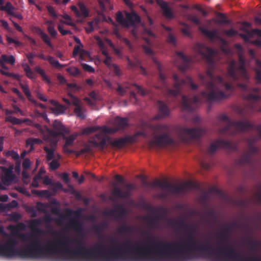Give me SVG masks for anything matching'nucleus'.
<instances>
[{
	"label": "nucleus",
	"instance_id": "f257e3e1",
	"mask_svg": "<svg viewBox=\"0 0 261 261\" xmlns=\"http://www.w3.org/2000/svg\"><path fill=\"white\" fill-rule=\"evenodd\" d=\"M151 244H144L145 261H187L196 258L199 253H204L212 261H261L259 258L242 257L230 246L214 249L208 242H196L191 234L182 242Z\"/></svg>",
	"mask_w": 261,
	"mask_h": 261
},
{
	"label": "nucleus",
	"instance_id": "f03ea898",
	"mask_svg": "<svg viewBox=\"0 0 261 261\" xmlns=\"http://www.w3.org/2000/svg\"><path fill=\"white\" fill-rule=\"evenodd\" d=\"M58 253L64 260L75 261L82 258L85 261H145L144 244H133L129 242L112 246L107 248L102 244L90 249L81 240H69L64 237L56 243Z\"/></svg>",
	"mask_w": 261,
	"mask_h": 261
},
{
	"label": "nucleus",
	"instance_id": "7ed1b4c3",
	"mask_svg": "<svg viewBox=\"0 0 261 261\" xmlns=\"http://www.w3.org/2000/svg\"><path fill=\"white\" fill-rule=\"evenodd\" d=\"M194 48L210 66L206 71V76L201 74L198 75L199 80L208 93L202 91L200 96H194L191 99L186 95H182L181 103L183 109L189 111L193 110V104L200 102L203 99L208 102L218 101L228 98L234 90L233 84L226 82L221 76H214L212 68L214 66V50L201 43H196Z\"/></svg>",
	"mask_w": 261,
	"mask_h": 261
},
{
	"label": "nucleus",
	"instance_id": "20e7f679",
	"mask_svg": "<svg viewBox=\"0 0 261 261\" xmlns=\"http://www.w3.org/2000/svg\"><path fill=\"white\" fill-rule=\"evenodd\" d=\"M41 224L40 219H33L30 221L29 226L34 233L29 238L25 234H20L22 240L31 241V243L24 248H16L18 242L14 238H9L5 243L0 244V256L9 258L15 257L21 258H40L47 257L50 254L58 253V248L55 242L48 241L46 245L43 246L36 239L37 237L43 233L42 230L37 228Z\"/></svg>",
	"mask_w": 261,
	"mask_h": 261
},
{
	"label": "nucleus",
	"instance_id": "39448f33",
	"mask_svg": "<svg viewBox=\"0 0 261 261\" xmlns=\"http://www.w3.org/2000/svg\"><path fill=\"white\" fill-rule=\"evenodd\" d=\"M220 122H223L225 126L219 129L222 135H234L238 133L244 132L246 130H256L261 137V124L254 125L248 120L234 121L231 120L226 115H220L218 117Z\"/></svg>",
	"mask_w": 261,
	"mask_h": 261
},
{
	"label": "nucleus",
	"instance_id": "423d86ee",
	"mask_svg": "<svg viewBox=\"0 0 261 261\" xmlns=\"http://www.w3.org/2000/svg\"><path fill=\"white\" fill-rule=\"evenodd\" d=\"M153 61L159 71L160 81L162 84L163 87L166 89V93L168 96L173 97L177 96L180 93L182 87L186 85L189 86L192 90H195L198 89V85L193 82V80L190 77L187 76L185 80L180 79L175 74L173 75L174 81L173 87L174 89H171L168 88L167 84L166 83V77L162 72L161 64L155 59H154Z\"/></svg>",
	"mask_w": 261,
	"mask_h": 261
},
{
	"label": "nucleus",
	"instance_id": "0eeeda50",
	"mask_svg": "<svg viewBox=\"0 0 261 261\" xmlns=\"http://www.w3.org/2000/svg\"><path fill=\"white\" fill-rule=\"evenodd\" d=\"M152 129L160 135H154L148 142V145L150 149L154 147L164 148L175 145V141L170 136V128L168 125L157 124L153 125Z\"/></svg>",
	"mask_w": 261,
	"mask_h": 261
},
{
	"label": "nucleus",
	"instance_id": "6e6552de",
	"mask_svg": "<svg viewBox=\"0 0 261 261\" xmlns=\"http://www.w3.org/2000/svg\"><path fill=\"white\" fill-rule=\"evenodd\" d=\"M238 58L240 63L239 66H237L235 60H232L230 61L227 69V75L234 81H238L240 79L247 81L249 79V75L245 67V58L242 53L239 54Z\"/></svg>",
	"mask_w": 261,
	"mask_h": 261
},
{
	"label": "nucleus",
	"instance_id": "1a4fd4ad",
	"mask_svg": "<svg viewBox=\"0 0 261 261\" xmlns=\"http://www.w3.org/2000/svg\"><path fill=\"white\" fill-rule=\"evenodd\" d=\"M151 187H160L163 190H167L168 193L173 194H182L188 190L197 188V185L193 181H188L184 184L179 185L169 183L167 181H161L159 179L155 180L150 182Z\"/></svg>",
	"mask_w": 261,
	"mask_h": 261
},
{
	"label": "nucleus",
	"instance_id": "9d476101",
	"mask_svg": "<svg viewBox=\"0 0 261 261\" xmlns=\"http://www.w3.org/2000/svg\"><path fill=\"white\" fill-rule=\"evenodd\" d=\"M74 214L75 217L70 219L69 223L67 225V227L74 230L77 234H82L84 232L83 223L77 218L81 215L80 211H72L70 209H67L66 215H61L60 218L56 221L58 224L62 223V220L65 219L67 217H70L72 214Z\"/></svg>",
	"mask_w": 261,
	"mask_h": 261
},
{
	"label": "nucleus",
	"instance_id": "9b49d317",
	"mask_svg": "<svg viewBox=\"0 0 261 261\" xmlns=\"http://www.w3.org/2000/svg\"><path fill=\"white\" fill-rule=\"evenodd\" d=\"M219 147H222L233 151L238 150L237 143L223 139H217L210 144L206 149V153L209 155H213Z\"/></svg>",
	"mask_w": 261,
	"mask_h": 261
},
{
	"label": "nucleus",
	"instance_id": "f8f14e48",
	"mask_svg": "<svg viewBox=\"0 0 261 261\" xmlns=\"http://www.w3.org/2000/svg\"><path fill=\"white\" fill-rule=\"evenodd\" d=\"M206 130L202 127L188 128L182 127L179 130V135L181 139L186 141L188 139H198L205 134Z\"/></svg>",
	"mask_w": 261,
	"mask_h": 261
},
{
	"label": "nucleus",
	"instance_id": "ddd939ff",
	"mask_svg": "<svg viewBox=\"0 0 261 261\" xmlns=\"http://www.w3.org/2000/svg\"><path fill=\"white\" fill-rule=\"evenodd\" d=\"M238 87L243 91L248 92L245 96L246 100L256 102L261 99V96L259 95L260 88L257 87L250 88L247 85L244 84H239Z\"/></svg>",
	"mask_w": 261,
	"mask_h": 261
},
{
	"label": "nucleus",
	"instance_id": "4468645a",
	"mask_svg": "<svg viewBox=\"0 0 261 261\" xmlns=\"http://www.w3.org/2000/svg\"><path fill=\"white\" fill-rule=\"evenodd\" d=\"M126 190L122 191L120 188L115 187L112 190V195L116 198H127L131 196V191L136 189V186L133 184L124 185Z\"/></svg>",
	"mask_w": 261,
	"mask_h": 261
},
{
	"label": "nucleus",
	"instance_id": "2eb2a0df",
	"mask_svg": "<svg viewBox=\"0 0 261 261\" xmlns=\"http://www.w3.org/2000/svg\"><path fill=\"white\" fill-rule=\"evenodd\" d=\"M128 125L127 118L116 117L114 121L115 128L105 126L102 128V131L107 133H114L119 130L125 129Z\"/></svg>",
	"mask_w": 261,
	"mask_h": 261
},
{
	"label": "nucleus",
	"instance_id": "dca6fc26",
	"mask_svg": "<svg viewBox=\"0 0 261 261\" xmlns=\"http://www.w3.org/2000/svg\"><path fill=\"white\" fill-rule=\"evenodd\" d=\"M249 151L244 153L237 161L240 165L245 164L251 165L252 163V154L258 152V149L254 146L251 142H249L248 146Z\"/></svg>",
	"mask_w": 261,
	"mask_h": 261
},
{
	"label": "nucleus",
	"instance_id": "f3484780",
	"mask_svg": "<svg viewBox=\"0 0 261 261\" xmlns=\"http://www.w3.org/2000/svg\"><path fill=\"white\" fill-rule=\"evenodd\" d=\"M127 214V210L122 205H117L116 208H113L105 213V215L114 217L116 219H121Z\"/></svg>",
	"mask_w": 261,
	"mask_h": 261
},
{
	"label": "nucleus",
	"instance_id": "a211bd4d",
	"mask_svg": "<svg viewBox=\"0 0 261 261\" xmlns=\"http://www.w3.org/2000/svg\"><path fill=\"white\" fill-rule=\"evenodd\" d=\"M2 170L4 173V175L1 177L2 181L5 185H9L14 179L15 176L13 172V167L9 168L5 167H1Z\"/></svg>",
	"mask_w": 261,
	"mask_h": 261
},
{
	"label": "nucleus",
	"instance_id": "6ab92c4d",
	"mask_svg": "<svg viewBox=\"0 0 261 261\" xmlns=\"http://www.w3.org/2000/svg\"><path fill=\"white\" fill-rule=\"evenodd\" d=\"M143 207L151 212L152 213L158 212L160 213L159 215H156L155 216H153V217L159 222L160 220H161L164 216L167 215L168 212L163 207H160L159 208H155V207L152 206L149 204L144 203L143 205Z\"/></svg>",
	"mask_w": 261,
	"mask_h": 261
},
{
	"label": "nucleus",
	"instance_id": "aec40b11",
	"mask_svg": "<svg viewBox=\"0 0 261 261\" xmlns=\"http://www.w3.org/2000/svg\"><path fill=\"white\" fill-rule=\"evenodd\" d=\"M89 142L94 146L103 149L106 146L107 140L103 134L99 133L91 138Z\"/></svg>",
	"mask_w": 261,
	"mask_h": 261
},
{
	"label": "nucleus",
	"instance_id": "412c9836",
	"mask_svg": "<svg viewBox=\"0 0 261 261\" xmlns=\"http://www.w3.org/2000/svg\"><path fill=\"white\" fill-rule=\"evenodd\" d=\"M157 105L158 107L159 113L154 117L155 119L163 118L169 115L170 110L164 101L158 100Z\"/></svg>",
	"mask_w": 261,
	"mask_h": 261
},
{
	"label": "nucleus",
	"instance_id": "4be33fe9",
	"mask_svg": "<svg viewBox=\"0 0 261 261\" xmlns=\"http://www.w3.org/2000/svg\"><path fill=\"white\" fill-rule=\"evenodd\" d=\"M140 17L135 12H126V24L125 27L128 28L129 27L135 26L137 24H139L141 22Z\"/></svg>",
	"mask_w": 261,
	"mask_h": 261
},
{
	"label": "nucleus",
	"instance_id": "5701e85b",
	"mask_svg": "<svg viewBox=\"0 0 261 261\" xmlns=\"http://www.w3.org/2000/svg\"><path fill=\"white\" fill-rule=\"evenodd\" d=\"M131 86L136 87L139 93L141 94L142 95L145 94L146 92L143 89H142L141 87L136 84H132L130 85L127 84L124 85L123 87L121 86L120 84H118V88L116 89V91L118 92L120 95L123 96L126 92L125 89H129L130 88Z\"/></svg>",
	"mask_w": 261,
	"mask_h": 261
},
{
	"label": "nucleus",
	"instance_id": "b1692460",
	"mask_svg": "<svg viewBox=\"0 0 261 261\" xmlns=\"http://www.w3.org/2000/svg\"><path fill=\"white\" fill-rule=\"evenodd\" d=\"M134 138L135 137H122L110 141V144L114 147L120 148L127 143L134 142Z\"/></svg>",
	"mask_w": 261,
	"mask_h": 261
},
{
	"label": "nucleus",
	"instance_id": "393cba45",
	"mask_svg": "<svg viewBox=\"0 0 261 261\" xmlns=\"http://www.w3.org/2000/svg\"><path fill=\"white\" fill-rule=\"evenodd\" d=\"M144 219L147 222L148 228L150 230H158L161 227L160 223L153 217V216H148L145 217Z\"/></svg>",
	"mask_w": 261,
	"mask_h": 261
},
{
	"label": "nucleus",
	"instance_id": "a878e982",
	"mask_svg": "<svg viewBox=\"0 0 261 261\" xmlns=\"http://www.w3.org/2000/svg\"><path fill=\"white\" fill-rule=\"evenodd\" d=\"M176 54L182 60V64L179 67V69L182 72H185L189 68L191 59L180 51L177 52Z\"/></svg>",
	"mask_w": 261,
	"mask_h": 261
},
{
	"label": "nucleus",
	"instance_id": "bb28decb",
	"mask_svg": "<svg viewBox=\"0 0 261 261\" xmlns=\"http://www.w3.org/2000/svg\"><path fill=\"white\" fill-rule=\"evenodd\" d=\"M167 222L169 226L175 229H177L178 227L186 229L188 226V224L184 220L178 221L176 219H169Z\"/></svg>",
	"mask_w": 261,
	"mask_h": 261
},
{
	"label": "nucleus",
	"instance_id": "cd10ccee",
	"mask_svg": "<svg viewBox=\"0 0 261 261\" xmlns=\"http://www.w3.org/2000/svg\"><path fill=\"white\" fill-rule=\"evenodd\" d=\"M231 232V229L230 227L228 226H225L219 233V238L221 240V242L222 243H225L229 239L230 234Z\"/></svg>",
	"mask_w": 261,
	"mask_h": 261
},
{
	"label": "nucleus",
	"instance_id": "c85d7f7f",
	"mask_svg": "<svg viewBox=\"0 0 261 261\" xmlns=\"http://www.w3.org/2000/svg\"><path fill=\"white\" fill-rule=\"evenodd\" d=\"M50 147H48V146L44 147V150L46 153V159L47 161H50L53 160L55 158L54 152L57 145V142H51Z\"/></svg>",
	"mask_w": 261,
	"mask_h": 261
},
{
	"label": "nucleus",
	"instance_id": "c756f323",
	"mask_svg": "<svg viewBox=\"0 0 261 261\" xmlns=\"http://www.w3.org/2000/svg\"><path fill=\"white\" fill-rule=\"evenodd\" d=\"M255 72L254 79L256 84H261V61L257 60L255 62V67L254 68Z\"/></svg>",
	"mask_w": 261,
	"mask_h": 261
},
{
	"label": "nucleus",
	"instance_id": "7c9ffc66",
	"mask_svg": "<svg viewBox=\"0 0 261 261\" xmlns=\"http://www.w3.org/2000/svg\"><path fill=\"white\" fill-rule=\"evenodd\" d=\"M198 29L204 35L211 40L219 38L216 31L208 30L201 26H199Z\"/></svg>",
	"mask_w": 261,
	"mask_h": 261
},
{
	"label": "nucleus",
	"instance_id": "2f4dec72",
	"mask_svg": "<svg viewBox=\"0 0 261 261\" xmlns=\"http://www.w3.org/2000/svg\"><path fill=\"white\" fill-rule=\"evenodd\" d=\"M160 7L163 10V15L168 18L171 19L173 18V14L171 9L169 7L167 4L163 2L162 4H160Z\"/></svg>",
	"mask_w": 261,
	"mask_h": 261
},
{
	"label": "nucleus",
	"instance_id": "473e14b6",
	"mask_svg": "<svg viewBox=\"0 0 261 261\" xmlns=\"http://www.w3.org/2000/svg\"><path fill=\"white\" fill-rule=\"evenodd\" d=\"M35 71L40 75L42 78V80L45 81L48 85L50 86L54 85L53 83L51 81L48 76L46 74L45 71L42 69H41L40 66H36L35 67Z\"/></svg>",
	"mask_w": 261,
	"mask_h": 261
},
{
	"label": "nucleus",
	"instance_id": "72a5a7b5",
	"mask_svg": "<svg viewBox=\"0 0 261 261\" xmlns=\"http://www.w3.org/2000/svg\"><path fill=\"white\" fill-rule=\"evenodd\" d=\"M134 227L124 224L117 228V232L120 234H125L132 233L134 231Z\"/></svg>",
	"mask_w": 261,
	"mask_h": 261
},
{
	"label": "nucleus",
	"instance_id": "f704fd0d",
	"mask_svg": "<svg viewBox=\"0 0 261 261\" xmlns=\"http://www.w3.org/2000/svg\"><path fill=\"white\" fill-rule=\"evenodd\" d=\"M53 126L55 130H58L63 134H69V130L59 120H56L54 121Z\"/></svg>",
	"mask_w": 261,
	"mask_h": 261
},
{
	"label": "nucleus",
	"instance_id": "c9c22d12",
	"mask_svg": "<svg viewBox=\"0 0 261 261\" xmlns=\"http://www.w3.org/2000/svg\"><path fill=\"white\" fill-rule=\"evenodd\" d=\"M78 7L80 10L81 17L84 18L88 17L89 15V10L83 2H79L77 4Z\"/></svg>",
	"mask_w": 261,
	"mask_h": 261
},
{
	"label": "nucleus",
	"instance_id": "e433bc0d",
	"mask_svg": "<svg viewBox=\"0 0 261 261\" xmlns=\"http://www.w3.org/2000/svg\"><path fill=\"white\" fill-rule=\"evenodd\" d=\"M14 7L10 2H7L5 6H2L0 7V10L6 11L10 15L14 14Z\"/></svg>",
	"mask_w": 261,
	"mask_h": 261
},
{
	"label": "nucleus",
	"instance_id": "4c0bfd02",
	"mask_svg": "<svg viewBox=\"0 0 261 261\" xmlns=\"http://www.w3.org/2000/svg\"><path fill=\"white\" fill-rule=\"evenodd\" d=\"M45 134H47L48 136L53 139H56L59 137H62L63 134L57 130H53L47 126V129L45 130Z\"/></svg>",
	"mask_w": 261,
	"mask_h": 261
},
{
	"label": "nucleus",
	"instance_id": "58836bf2",
	"mask_svg": "<svg viewBox=\"0 0 261 261\" xmlns=\"http://www.w3.org/2000/svg\"><path fill=\"white\" fill-rule=\"evenodd\" d=\"M68 134H63L62 138L65 140V143L64 145L65 146H72L74 143V141L75 140L76 136L74 135H71L69 137H66V135Z\"/></svg>",
	"mask_w": 261,
	"mask_h": 261
},
{
	"label": "nucleus",
	"instance_id": "ea45409f",
	"mask_svg": "<svg viewBox=\"0 0 261 261\" xmlns=\"http://www.w3.org/2000/svg\"><path fill=\"white\" fill-rule=\"evenodd\" d=\"M29 120V119L27 118L22 120L11 116H9L6 117V121L10 122L12 123L13 124H20L22 123L27 122V121Z\"/></svg>",
	"mask_w": 261,
	"mask_h": 261
},
{
	"label": "nucleus",
	"instance_id": "a19ab883",
	"mask_svg": "<svg viewBox=\"0 0 261 261\" xmlns=\"http://www.w3.org/2000/svg\"><path fill=\"white\" fill-rule=\"evenodd\" d=\"M32 193L37 195L40 197L48 198L50 196V193L48 190H32Z\"/></svg>",
	"mask_w": 261,
	"mask_h": 261
},
{
	"label": "nucleus",
	"instance_id": "79ce46f5",
	"mask_svg": "<svg viewBox=\"0 0 261 261\" xmlns=\"http://www.w3.org/2000/svg\"><path fill=\"white\" fill-rule=\"evenodd\" d=\"M22 67H23V69L25 71L26 75L28 77H29L30 79H35L34 75V73L33 72L29 65L28 64H22Z\"/></svg>",
	"mask_w": 261,
	"mask_h": 261
},
{
	"label": "nucleus",
	"instance_id": "37998d69",
	"mask_svg": "<svg viewBox=\"0 0 261 261\" xmlns=\"http://www.w3.org/2000/svg\"><path fill=\"white\" fill-rule=\"evenodd\" d=\"M1 59L4 62L9 63L12 65H14L15 63V58L13 55L8 56L6 55H2Z\"/></svg>",
	"mask_w": 261,
	"mask_h": 261
},
{
	"label": "nucleus",
	"instance_id": "c03bdc74",
	"mask_svg": "<svg viewBox=\"0 0 261 261\" xmlns=\"http://www.w3.org/2000/svg\"><path fill=\"white\" fill-rule=\"evenodd\" d=\"M74 113L77 116V117L81 119H84L86 116L84 114V110L82 107V105L76 107L74 109Z\"/></svg>",
	"mask_w": 261,
	"mask_h": 261
},
{
	"label": "nucleus",
	"instance_id": "a18cd8bd",
	"mask_svg": "<svg viewBox=\"0 0 261 261\" xmlns=\"http://www.w3.org/2000/svg\"><path fill=\"white\" fill-rule=\"evenodd\" d=\"M42 142V141L39 138H29L26 141L27 146H31V150L33 149V145L34 144H39Z\"/></svg>",
	"mask_w": 261,
	"mask_h": 261
},
{
	"label": "nucleus",
	"instance_id": "49530a36",
	"mask_svg": "<svg viewBox=\"0 0 261 261\" xmlns=\"http://www.w3.org/2000/svg\"><path fill=\"white\" fill-rule=\"evenodd\" d=\"M116 21L121 25L125 27V25L126 23V18H124L121 12L119 11L116 13Z\"/></svg>",
	"mask_w": 261,
	"mask_h": 261
},
{
	"label": "nucleus",
	"instance_id": "de8ad7c7",
	"mask_svg": "<svg viewBox=\"0 0 261 261\" xmlns=\"http://www.w3.org/2000/svg\"><path fill=\"white\" fill-rule=\"evenodd\" d=\"M47 60L49 62V63L51 65L57 68H62L65 66L64 65H61L58 60H55L54 57L50 56H48L47 57Z\"/></svg>",
	"mask_w": 261,
	"mask_h": 261
},
{
	"label": "nucleus",
	"instance_id": "09e8293b",
	"mask_svg": "<svg viewBox=\"0 0 261 261\" xmlns=\"http://www.w3.org/2000/svg\"><path fill=\"white\" fill-rule=\"evenodd\" d=\"M0 72L3 75H6L8 77H12L13 79H15L17 81H20L21 76L19 74L5 71L3 70H0Z\"/></svg>",
	"mask_w": 261,
	"mask_h": 261
},
{
	"label": "nucleus",
	"instance_id": "8fccbe9b",
	"mask_svg": "<svg viewBox=\"0 0 261 261\" xmlns=\"http://www.w3.org/2000/svg\"><path fill=\"white\" fill-rule=\"evenodd\" d=\"M107 226L106 223H101L100 224L94 225L93 226V231L97 234H100L102 232L103 229Z\"/></svg>",
	"mask_w": 261,
	"mask_h": 261
},
{
	"label": "nucleus",
	"instance_id": "3c124183",
	"mask_svg": "<svg viewBox=\"0 0 261 261\" xmlns=\"http://www.w3.org/2000/svg\"><path fill=\"white\" fill-rule=\"evenodd\" d=\"M218 17L220 19L218 22L227 24H231V21L227 19L226 16L224 14L219 13L218 14Z\"/></svg>",
	"mask_w": 261,
	"mask_h": 261
},
{
	"label": "nucleus",
	"instance_id": "603ef678",
	"mask_svg": "<svg viewBox=\"0 0 261 261\" xmlns=\"http://www.w3.org/2000/svg\"><path fill=\"white\" fill-rule=\"evenodd\" d=\"M238 34V31L233 29H230L229 30H224L223 31V34L229 37H232Z\"/></svg>",
	"mask_w": 261,
	"mask_h": 261
},
{
	"label": "nucleus",
	"instance_id": "864d4df0",
	"mask_svg": "<svg viewBox=\"0 0 261 261\" xmlns=\"http://www.w3.org/2000/svg\"><path fill=\"white\" fill-rule=\"evenodd\" d=\"M67 71L73 76H77L81 73L80 70L75 67H71L67 68Z\"/></svg>",
	"mask_w": 261,
	"mask_h": 261
},
{
	"label": "nucleus",
	"instance_id": "5fc2aeb1",
	"mask_svg": "<svg viewBox=\"0 0 261 261\" xmlns=\"http://www.w3.org/2000/svg\"><path fill=\"white\" fill-rule=\"evenodd\" d=\"M40 36L45 44H46L49 47H53V44L50 42V39L46 33H44Z\"/></svg>",
	"mask_w": 261,
	"mask_h": 261
},
{
	"label": "nucleus",
	"instance_id": "6e6d98bb",
	"mask_svg": "<svg viewBox=\"0 0 261 261\" xmlns=\"http://www.w3.org/2000/svg\"><path fill=\"white\" fill-rule=\"evenodd\" d=\"M6 156H11L12 158L15 160L16 161L19 160V155L18 153L14 150H10L7 151L6 152Z\"/></svg>",
	"mask_w": 261,
	"mask_h": 261
},
{
	"label": "nucleus",
	"instance_id": "4d7b16f0",
	"mask_svg": "<svg viewBox=\"0 0 261 261\" xmlns=\"http://www.w3.org/2000/svg\"><path fill=\"white\" fill-rule=\"evenodd\" d=\"M20 87L24 94L28 98V99L30 100V97L31 96V94L28 85L26 84H20Z\"/></svg>",
	"mask_w": 261,
	"mask_h": 261
},
{
	"label": "nucleus",
	"instance_id": "13d9d810",
	"mask_svg": "<svg viewBox=\"0 0 261 261\" xmlns=\"http://www.w3.org/2000/svg\"><path fill=\"white\" fill-rule=\"evenodd\" d=\"M33 126L40 132L42 135L45 134V130L47 129V126L41 125L39 123H35Z\"/></svg>",
	"mask_w": 261,
	"mask_h": 261
},
{
	"label": "nucleus",
	"instance_id": "bf43d9fd",
	"mask_svg": "<svg viewBox=\"0 0 261 261\" xmlns=\"http://www.w3.org/2000/svg\"><path fill=\"white\" fill-rule=\"evenodd\" d=\"M182 24L185 27L184 28L181 29V32L184 34L185 35L188 36V37H191V34L190 31V28L189 25L185 23H182Z\"/></svg>",
	"mask_w": 261,
	"mask_h": 261
},
{
	"label": "nucleus",
	"instance_id": "052dcab7",
	"mask_svg": "<svg viewBox=\"0 0 261 261\" xmlns=\"http://www.w3.org/2000/svg\"><path fill=\"white\" fill-rule=\"evenodd\" d=\"M21 218V215L18 213H12L10 215V218L11 221L14 222L18 221Z\"/></svg>",
	"mask_w": 261,
	"mask_h": 261
},
{
	"label": "nucleus",
	"instance_id": "680f3d73",
	"mask_svg": "<svg viewBox=\"0 0 261 261\" xmlns=\"http://www.w3.org/2000/svg\"><path fill=\"white\" fill-rule=\"evenodd\" d=\"M46 205L41 202H37L36 203V208L39 211L43 213H45Z\"/></svg>",
	"mask_w": 261,
	"mask_h": 261
},
{
	"label": "nucleus",
	"instance_id": "e2e57ef3",
	"mask_svg": "<svg viewBox=\"0 0 261 261\" xmlns=\"http://www.w3.org/2000/svg\"><path fill=\"white\" fill-rule=\"evenodd\" d=\"M128 64L130 68L138 67L140 66V62L138 60L132 61L129 58L127 59Z\"/></svg>",
	"mask_w": 261,
	"mask_h": 261
},
{
	"label": "nucleus",
	"instance_id": "0e129e2a",
	"mask_svg": "<svg viewBox=\"0 0 261 261\" xmlns=\"http://www.w3.org/2000/svg\"><path fill=\"white\" fill-rule=\"evenodd\" d=\"M99 129V127L93 126L87 127L84 130V133L85 134H89L94 133Z\"/></svg>",
	"mask_w": 261,
	"mask_h": 261
},
{
	"label": "nucleus",
	"instance_id": "69168bd1",
	"mask_svg": "<svg viewBox=\"0 0 261 261\" xmlns=\"http://www.w3.org/2000/svg\"><path fill=\"white\" fill-rule=\"evenodd\" d=\"M60 166V164L56 160H53L49 164V168L51 170H56Z\"/></svg>",
	"mask_w": 261,
	"mask_h": 261
},
{
	"label": "nucleus",
	"instance_id": "338daca9",
	"mask_svg": "<svg viewBox=\"0 0 261 261\" xmlns=\"http://www.w3.org/2000/svg\"><path fill=\"white\" fill-rule=\"evenodd\" d=\"M55 25H50L47 27V31L48 33L51 36V37L55 38L57 35V32L55 29Z\"/></svg>",
	"mask_w": 261,
	"mask_h": 261
},
{
	"label": "nucleus",
	"instance_id": "774afa93",
	"mask_svg": "<svg viewBox=\"0 0 261 261\" xmlns=\"http://www.w3.org/2000/svg\"><path fill=\"white\" fill-rule=\"evenodd\" d=\"M46 8L51 16L54 17L55 18H57L58 17V15L54 8L52 6H47Z\"/></svg>",
	"mask_w": 261,
	"mask_h": 261
}]
</instances>
